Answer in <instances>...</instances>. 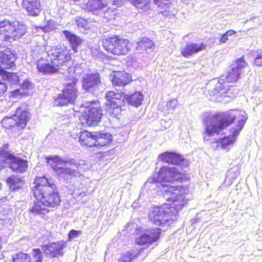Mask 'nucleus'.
<instances>
[{
    "instance_id": "nucleus-1",
    "label": "nucleus",
    "mask_w": 262,
    "mask_h": 262,
    "mask_svg": "<svg viewBox=\"0 0 262 262\" xmlns=\"http://www.w3.org/2000/svg\"><path fill=\"white\" fill-rule=\"evenodd\" d=\"M247 119L245 112L238 110H231L226 113L217 114H204L203 122L205 125V137L219 134L234 121L237 120L238 124L236 128L230 129L231 135L221 140L222 147L228 149L233 145L237 136L245 124Z\"/></svg>"
},
{
    "instance_id": "nucleus-2",
    "label": "nucleus",
    "mask_w": 262,
    "mask_h": 262,
    "mask_svg": "<svg viewBox=\"0 0 262 262\" xmlns=\"http://www.w3.org/2000/svg\"><path fill=\"white\" fill-rule=\"evenodd\" d=\"M160 192L164 198L171 201L161 207H154L149 214L150 221L157 226L169 225L170 221L178 219V212L186 203L187 190L183 187H176L170 185H162Z\"/></svg>"
},
{
    "instance_id": "nucleus-3",
    "label": "nucleus",
    "mask_w": 262,
    "mask_h": 262,
    "mask_svg": "<svg viewBox=\"0 0 262 262\" xmlns=\"http://www.w3.org/2000/svg\"><path fill=\"white\" fill-rule=\"evenodd\" d=\"M250 71L248 64L243 57L237 59L235 66L227 73L226 77L222 76L218 81L213 90V95H219L222 97L234 98L237 94L236 88L229 84L238 80L241 75Z\"/></svg>"
},
{
    "instance_id": "nucleus-4",
    "label": "nucleus",
    "mask_w": 262,
    "mask_h": 262,
    "mask_svg": "<svg viewBox=\"0 0 262 262\" xmlns=\"http://www.w3.org/2000/svg\"><path fill=\"white\" fill-rule=\"evenodd\" d=\"M34 195L37 200H41L47 207H55L59 205L61 200L56 186L49 183L45 177H38L34 182Z\"/></svg>"
},
{
    "instance_id": "nucleus-5",
    "label": "nucleus",
    "mask_w": 262,
    "mask_h": 262,
    "mask_svg": "<svg viewBox=\"0 0 262 262\" xmlns=\"http://www.w3.org/2000/svg\"><path fill=\"white\" fill-rule=\"evenodd\" d=\"M27 32L26 26L18 20L5 19L0 21V35L6 41L17 40Z\"/></svg>"
},
{
    "instance_id": "nucleus-6",
    "label": "nucleus",
    "mask_w": 262,
    "mask_h": 262,
    "mask_svg": "<svg viewBox=\"0 0 262 262\" xmlns=\"http://www.w3.org/2000/svg\"><path fill=\"white\" fill-rule=\"evenodd\" d=\"M78 112L81 113L80 119L82 123L88 126L97 124L102 115L99 103L94 101L82 104Z\"/></svg>"
},
{
    "instance_id": "nucleus-7",
    "label": "nucleus",
    "mask_w": 262,
    "mask_h": 262,
    "mask_svg": "<svg viewBox=\"0 0 262 262\" xmlns=\"http://www.w3.org/2000/svg\"><path fill=\"white\" fill-rule=\"evenodd\" d=\"M48 162L56 173L61 178L68 179V177L76 176L78 173L77 170L74 168V167L78 168L76 164L73 165L58 156L49 157Z\"/></svg>"
},
{
    "instance_id": "nucleus-8",
    "label": "nucleus",
    "mask_w": 262,
    "mask_h": 262,
    "mask_svg": "<svg viewBox=\"0 0 262 262\" xmlns=\"http://www.w3.org/2000/svg\"><path fill=\"white\" fill-rule=\"evenodd\" d=\"M102 45L107 52L116 55H126L130 48L129 40L118 36L104 39Z\"/></svg>"
},
{
    "instance_id": "nucleus-9",
    "label": "nucleus",
    "mask_w": 262,
    "mask_h": 262,
    "mask_svg": "<svg viewBox=\"0 0 262 262\" xmlns=\"http://www.w3.org/2000/svg\"><path fill=\"white\" fill-rule=\"evenodd\" d=\"M77 80L73 79L71 82L66 84L62 93L54 99V104L56 106H64L73 104L77 97L78 91L76 85Z\"/></svg>"
},
{
    "instance_id": "nucleus-10",
    "label": "nucleus",
    "mask_w": 262,
    "mask_h": 262,
    "mask_svg": "<svg viewBox=\"0 0 262 262\" xmlns=\"http://www.w3.org/2000/svg\"><path fill=\"white\" fill-rule=\"evenodd\" d=\"M47 54L52 62L58 67L71 60V50L65 47H53Z\"/></svg>"
},
{
    "instance_id": "nucleus-11",
    "label": "nucleus",
    "mask_w": 262,
    "mask_h": 262,
    "mask_svg": "<svg viewBox=\"0 0 262 262\" xmlns=\"http://www.w3.org/2000/svg\"><path fill=\"white\" fill-rule=\"evenodd\" d=\"M182 177V173L175 167L163 166L154 179L158 182L173 183Z\"/></svg>"
},
{
    "instance_id": "nucleus-12",
    "label": "nucleus",
    "mask_w": 262,
    "mask_h": 262,
    "mask_svg": "<svg viewBox=\"0 0 262 262\" xmlns=\"http://www.w3.org/2000/svg\"><path fill=\"white\" fill-rule=\"evenodd\" d=\"M101 85L100 76L98 73H89L83 75L82 87L86 91L96 94Z\"/></svg>"
},
{
    "instance_id": "nucleus-13",
    "label": "nucleus",
    "mask_w": 262,
    "mask_h": 262,
    "mask_svg": "<svg viewBox=\"0 0 262 262\" xmlns=\"http://www.w3.org/2000/svg\"><path fill=\"white\" fill-rule=\"evenodd\" d=\"M160 233L161 229L160 228L146 230L139 237L136 238V243L140 245L151 244L156 242L159 238Z\"/></svg>"
},
{
    "instance_id": "nucleus-14",
    "label": "nucleus",
    "mask_w": 262,
    "mask_h": 262,
    "mask_svg": "<svg viewBox=\"0 0 262 262\" xmlns=\"http://www.w3.org/2000/svg\"><path fill=\"white\" fill-rule=\"evenodd\" d=\"M67 246L66 243L63 241L52 243L42 247V250L47 256L56 257L59 255H62V250Z\"/></svg>"
},
{
    "instance_id": "nucleus-15",
    "label": "nucleus",
    "mask_w": 262,
    "mask_h": 262,
    "mask_svg": "<svg viewBox=\"0 0 262 262\" xmlns=\"http://www.w3.org/2000/svg\"><path fill=\"white\" fill-rule=\"evenodd\" d=\"M5 161L10 168L16 172H24L28 167L26 161L17 158L8 152L6 155Z\"/></svg>"
},
{
    "instance_id": "nucleus-16",
    "label": "nucleus",
    "mask_w": 262,
    "mask_h": 262,
    "mask_svg": "<svg viewBox=\"0 0 262 262\" xmlns=\"http://www.w3.org/2000/svg\"><path fill=\"white\" fill-rule=\"evenodd\" d=\"M159 158L165 163L179 165L182 167L188 165L187 161L183 158V156L175 152H164L159 156Z\"/></svg>"
},
{
    "instance_id": "nucleus-17",
    "label": "nucleus",
    "mask_w": 262,
    "mask_h": 262,
    "mask_svg": "<svg viewBox=\"0 0 262 262\" xmlns=\"http://www.w3.org/2000/svg\"><path fill=\"white\" fill-rule=\"evenodd\" d=\"M110 78L113 84L118 86H124L131 81L130 75L124 71H113Z\"/></svg>"
},
{
    "instance_id": "nucleus-18",
    "label": "nucleus",
    "mask_w": 262,
    "mask_h": 262,
    "mask_svg": "<svg viewBox=\"0 0 262 262\" xmlns=\"http://www.w3.org/2000/svg\"><path fill=\"white\" fill-rule=\"evenodd\" d=\"M15 54L9 49L0 52V66L5 69H10L15 66Z\"/></svg>"
},
{
    "instance_id": "nucleus-19",
    "label": "nucleus",
    "mask_w": 262,
    "mask_h": 262,
    "mask_svg": "<svg viewBox=\"0 0 262 262\" xmlns=\"http://www.w3.org/2000/svg\"><path fill=\"white\" fill-rule=\"evenodd\" d=\"M38 71L43 74H51L57 72L58 67L52 62L45 59H40L37 62Z\"/></svg>"
},
{
    "instance_id": "nucleus-20",
    "label": "nucleus",
    "mask_w": 262,
    "mask_h": 262,
    "mask_svg": "<svg viewBox=\"0 0 262 262\" xmlns=\"http://www.w3.org/2000/svg\"><path fill=\"white\" fill-rule=\"evenodd\" d=\"M22 6L31 16L38 15L41 11L39 0H22Z\"/></svg>"
},
{
    "instance_id": "nucleus-21",
    "label": "nucleus",
    "mask_w": 262,
    "mask_h": 262,
    "mask_svg": "<svg viewBox=\"0 0 262 262\" xmlns=\"http://www.w3.org/2000/svg\"><path fill=\"white\" fill-rule=\"evenodd\" d=\"M206 46L203 43L189 42L181 50L182 55L185 57H188L200 51L205 50Z\"/></svg>"
},
{
    "instance_id": "nucleus-22",
    "label": "nucleus",
    "mask_w": 262,
    "mask_h": 262,
    "mask_svg": "<svg viewBox=\"0 0 262 262\" xmlns=\"http://www.w3.org/2000/svg\"><path fill=\"white\" fill-rule=\"evenodd\" d=\"M106 104L110 106H122L125 99V95L109 91L106 93Z\"/></svg>"
},
{
    "instance_id": "nucleus-23",
    "label": "nucleus",
    "mask_w": 262,
    "mask_h": 262,
    "mask_svg": "<svg viewBox=\"0 0 262 262\" xmlns=\"http://www.w3.org/2000/svg\"><path fill=\"white\" fill-rule=\"evenodd\" d=\"M105 5V0H88L82 5V8L88 11L94 12L102 9Z\"/></svg>"
},
{
    "instance_id": "nucleus-24",
    "label": "nucleus",
    "mask_w": 262,
    "mask_h": 262,
    "mask_svg": "<svg viewBox=\"0 0 262 262\" xmlns=\"http://www.w3.org/2000/svg\"><path fill=\"white\" fill-rule=\"evenodd\" d=\"M79 142L82 145L89 147L95 146L96 142L95 133L92 134L86 130L80 132Z\"/></svg>"
},
{
    "instance_id": "nucleus-25",
    "label": "nucleus",
    "mask_w": 262,
    "mask_h": 262,
    "mask_svg": "<svg viewBox=\"0 0 262 262\" xmlns=\"http://www.w3.org/2000/svg\"><path fill=\"white\" fill-rule=\"evenodd\" d=\"M62 33L65 38L69 41L74 52L75 53L77 52L78 47L81 45L82 40L79 36L67 30L63 31Z\"/></svg>"
},
{
    "instance_id": "nucleus-26",
    "label": "nucleus",
    "mask_w": 262,
    "mask_h": 262,
    "mask_svg": "<svg viewBox=\"0 0 262 262\" xmlns=\"http://www.w3.org/2000/svg\"><path fill=\"white\" fill-rule=\"evenodd\" d=\"M17 122V126L24 128L29 119V114L23 110L21 107L17 109L15 114L14 115Z\"/></svg>"
},
{
    "instance_id": "nucleus-27",
    "label": "nucleus",
    "mask_w": 262,
    "mask_h": 262,
    "mask_svg": "<svg viewBox=\"0 0 262 262\" xmlns=\"http://www.w3.org/2000/svg\"><path fill=\"white\" fill-rule=\"evenodd\" d=\"M112 139V136L110 134H102L95 133V146L100 147L108 144Z\"/></svg>"
},
{
    "instance_id": "nucleus-28",
    "label": "nucleus",
    "mask_w": 262,
    "mask_h": 262,
    "mask_svg": "<svg viewBox=\"0 0 262 262\" xmlns=\"http://www.w3.org/2000/svg\"><path fill=\"white\" fill-rule=\"evenodd\" d=\"M125 100L129 104L138 107L141 105L143 100V96L140 92H135L130 95H125Z\"/></svg>"
},
{
    "instance_id": "nucleus-29",
    "label": "nucleus",
    "mask_w": 262,
    "mask_h": 262,
    "mask_svg": "<svg viewBox=\"0 0 262 262\" xmlns=\"http://www.w3.org/2000/svg\"><path fill=\"white\" fill-rule=\"evenodd\" d=\"M154 45V42L151 39L144 37L137 42L136 49L141 53H143L147 52L148 49H151Z\"/></svg>"
},
{
    "instance_id": "nucleus-30",
    "label": "nucleus",
    "mask_w": 262,
    "mask_h": 262,
    "mask_svg": "<svg viewBox=\"0 0 262 262\" xmlns=\"http://www.w3.org/2000/svg\"><path fill=\"white\" fill-rule=\"evenodd\" d=\"M141 249H134L123 253L118 259V262H130L139 254Z\"/></svg>"
},
{
    "instance_id": "nucleus-31",
    "label": "nucleus",
    "mask_w": 262,
    "mask_h": 262,
    "mask_svg": "<svg viewBox=\"0 0 262 262\" xmlns=\"http://www.w3.org/2000/svg\"><path fill=\"white\" fill-rule=\"evenodd\" d=\"M0 74L3 76L4 79L9 81L12 84H16L19 82V78L16 73L7 72L1 66Z\"/></svg>"
},
{
    "instance_id": "nucleus-32",
    "label": "nucleus",
    "mask_w": 262,
    "mask_h": 262,
    "mask_svg": "<svg viewBox=\"0 0 262 262\" xmlns=\"http://www.w3.org/2000/svg\"><path fill=\"white\" fill-rule=\"evenodd\" d=\"M47 207L41 200H37L30 208V212L33 214H45L48 212Z\"/></svg>"
},
{
    "instance_id": "nucleus-33",
    "label": "nucleus",
    "mask_w": 262,
    "mask_h": 262,
    "mask_svg": "<svg viewBox=\"0 0 262 262\" xmlns=\"http://www.w3.org/2000/svg\"><path fill=\"white\" fill-rule=\"evenodd\" d=\"M3 127L4 128L10 129L15 126H17V122L14 116L13 117H5L1 122Z\"/></svg>"
},
{
    "instance_id": "nucleus-34",
    "label": "nucleus",
    "mask_w": 262,
    "mask_h": 262,
    "mask_svg": "<svg viewBox=\"0 0 262 262\" xmlns=\"http://www.w3.org/2000/svg\"><path fill=\"white\" fill-rule=\"evenodd\" d=\"M31 262H42L43 255L39 249H33Z\"/></svg>"
},
{
    "instance_id": "nucleus-35",
    "label": "nucleus",
    "mask_w": 262,
    "mask_h": 262,
    "mask_svg": "<svg viewBox=\"0 0 262 262\" xmlns=\"http://www.w3.org/2000/svg\"><path fill=\"white\" fill-rule=\"evenodd\" d=\"M121 106H110L107 112L110 116L112 117H118L121 112Z\"/></svg>"
},
{
    "instance_id": "nucleus-36",
    "label": "nucleus",
    "mask_w": 262,
    "mask_h": 262,
    "mask_svg": "<svg viewBox=\"0 0 262 262\" xmlns=\"http://www.w3.org/2000/svg\"><path fill=\"white\" fill-rule=\"evenodd\" d=\"M13 262H31V258L25 253H19L13 258Z\"/></svg>"
},
{
    "instance_id": "nucleus-37",
    "label": "nucleus",
    "mask_w": 262,
    "mask_h": 262,
    "mask_svg": "<svg viewBox=\"0 0 262 262\" xmlns=\"http://www.w3.org/2000/svg\"><path fill=\"white\" fill-rule=\"evenodd\" d=\"M166 103L165 110L167 111H173L178 105V100L176 99H171Z\"/></svg>"
},
{
    "instance_id": "nucleus-38",
    "label": "nucleus",
    "mask_w": 262,
    "mask_h": 262,
    "mask_svg": "<svg viewBox=\"0 0 262 262\" xmlns=\"http://www.w3.org/2000/svg\"><path fill=\"white\" fill-rule=\"evenodd\" d=\"M82 234V231L79 230L76 231L75 230H72L69 233V238L71 239L78 237Z\"/></svg>"
},
{
    "instance_id": "nucleus-39",
    "label": "nucleus",
    "mask_w": 262,
    "mask_h": 262,
    "mask_svg": "<svg viewBox=\"0 0 262 262\" xmlns=\"http://www.w3.org/2000/svg\"><path fill=\"white\" fill-rule=\"evenodd\" d=\"M7 152H0V170L5 166L7 162L5 161L6 155Z\"/></svg>"
},
{
    "instance_id": "nucleus-40",
    "label": "nucleus",
    "mask_w": 262,
    "mask_h": 262,
    "mask_svg": "<svg viewBox=\"0 0 262 262\" xmlns=\"http://www.w3.org/2000/svg\"><path fill=\"white\" fill-rule=\"evenodd\" d=\"M254 64L257 66H262V51L259 52L254 59Z\"/></svg>"
},
{
    "instance_id": "nucleus-41",
    "label": "nucleus",
    "mask_w": 262,
    "mask_h": 262,
    "mask_svg": "<svg viewBox=\"0 0 262 262\" xmlns=\"http://www.w3.org/2000/svg\"><path fill=\"white\" fill-rule=\"evenodd\" d=\"M76 22L78 27H86L88 24L86 20L81 18L76 19Z\"/></svg>"
},
{
    "instance_id": "nucleus-42",
    "label": "nucleus",
    "mask_w": 262,
    "mask_h": 262,
    "mask_svg": "<svg viewBox=\"0 0 262 262\" xmlns=\"http://www.w3.org/2000/svg\"><path fill=\"white\" fill-rule=\"evenodd\" d=\"M32 88V84L28 80H24L21 85V89L24 90H29Z\"/></svg>"
},
{
    "instance_id": "nucleus-43",
    "label": "nucleus",
    "mask_w": 262,
    "mask_h": 262,
    "mask_svg": "<svg viewBox=\"0 0 262 262\" xmlns=\"http://www.w3.org/2000/svg\"><path fill=\"white\" fill-rule=\"evenodd\" d=\"M155 4L159 7L167 6L169 4V0H154Z\"/></svg>"
},
{
    "instance_id": "nucleus-44",
    "label": "nucleus",
    "mask_w": 262,
    "mask_h": 262,
    "mask_svg": "<svg viewBox=\"0 0 262 262\" xmlns=\"http://www.w3.org/2000/svg\"><path fill=\"white\" fill-rule=\"evenodd\" d=\"M166 7L168 9V10H164V11H162V14L166 16L174 15V13L171 10L172 8H170V7H169V6H167Z\"/></svg>"
},
{
    "instance_id": "nucleus-45",
    "label": "nucleus",
    "mask_w": 262,
    "mask_h": 262,
    "mask_svg": "<svg viewBox=\"0 0 262 262\" xmlns=\"http://www.w3.org/2000/svg\"><path fill=\"white\" fill-rule=\"evenodd\" d=\"M7 90V86L4 83L0 81V95L4 94Z\"/></svg>"
},
{
    "instance_id": "nucleus-46",
    "label": "nucleus",
    "mask_w": 262,
    "mask_h": 262,
    "mask_svg": "<svg viewBox=\"0 0 262 262\" xmlns=\"http://www.w3.org/2000/svg\"><path fill=\"white\" fill-rule=\"evenodd\" d=\"M228 40V36L226 35V33H224L222 35V36L221 37L220 40V42L221 43H224L226 42Z\"/></svg>"
},
{
    "instance_id": "nucleus-47",
    "label": "nucleus",
    "mask_w": 262,
    "mask_h": 262,
    "mask_svg": "<svg viewBox=\"0 0 262 262\" xmlns=\"http://www.w3.org/2000/svg\"><path fill=\"white\" fill-rule=\"evenodd\" d=\"M16 181H17V180H16L14 177H11L10 178H9L8 179H7V182L8 183H10L12 185H13V184H15L16 183Z\"/></svg>"
},
{
    "instance_id": "nucleus-48",
    "label": "nucleus",
    "mask_w": 262,
    "mask_h": 262,
    "mask_svg": "<svg viewBox=\"0 0 262 262\" xmlns=\"http://www.w3.org/2000/svg\"><path fill=\"white\" fill-rule=\"evenodd\" d=\"M226 35L229 37L232 36L236 33V31L233 30H229L227 31L226 33Z\"/></svg>"
},
{
    "instance_id": "nucleus-49",
    "label": "nucleus",
    "mask_w": 262,
    "mask_h": 262,
    "mask_svg": "<svg viewBox=\"0 0 262 262\" xmlns=\"http://www.w3.org/2000/svg\"><path fill=\"white\" fill-rule=\"evenodd\" d=\"M23 93H20L22 94ZM12 94L13 96H17L20 94V90L19 89H16L14 91L12 92Z\"/></svg>"
},
{
    "instance_id": "nucleus-50",
    "label": "nucleus",
    "mask_w": 262,
    "mask_h": 262,
    "mask_svg": "<svg viewBox=\"0 0 262 262\" xmlns=\"http://www.w3.org/2000/svg\"><path fill=\"white\" fill-rule=\"evenodd\" d=\"M35 29L38 32H45V30L43 29L42 28H40V27L36 28ZM45 29H46V31H48V30L46 28H45Z\"/></svg>"
},
{
    "instance_id": "nucleus-51",
    "label": "nucleus",
    "mask_w": 262,
    "mask_h": 262,
    "mask_svg": "<svg viewBox=\"0 0 262 262\" xmlns=\"http://www.w3.org/2000/svg\"><path fill=\"white\" fill-rule=\"evenodd\" d=\"M40 48L42 52H44L45 51V48L43 46L40 47Z\"/></svg>"
},
{
    "instance_id": "nucleus-52",
    "label": "nucleus",
    "mask_w": 262,
    "mask_h": 262,
    "mask_svg": "<svg viewBox=\"0 0 262 262\" xmlns=\"http://www.w3.org/2000/svg\"><path fill=\"white\" fill-rule=\"evenodd\" d=\"M39 48V47H36V48ZM37 49H36L35 50H36Z\"/></svg>"
}]
</instances>
